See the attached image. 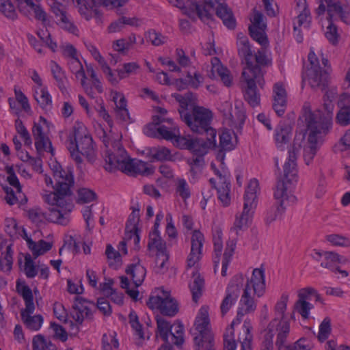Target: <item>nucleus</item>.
I'll return each mask as SVG.
<instances>
[{
    "label": "nucleus",
    "mask_w": 350,
    "mask_h": 350,
    "mask_svg": "<svg viewBox=\"0 0 350 350\" xmlns=\"http://www.w3.org/2000/svg\"><path fill=\"white\" fill-rule=\"evenodd\" d=\"M164 217L163 212L157 214L156 220L152 230L149 235L148 249L151 256H154L157 271L162 272L166 267L168 261V254L165 243L162 241L159 227Z\"/></svg>",
    "instance_id": "obj_16"
},
{
    "label": "nucleus",
    "mask_w": 350,
    "mask_h": 350,
    "mask_svg": "<svg viewBox=\"0 0 350 350\" xmlns=\"http://www.w3.org/2000/svg\"><path fill=\"white\" fill-rule=\"evenodd\" d=\"M77 3L79 12L87 20L98 15L103 8H115L125 5L128 0H72Z\"/></svg>",
    "instance_id": "obj_19"
},
{
    "label": "nucleus",
    "mask_w": 350,
    "mask_h": 350,
    "mask_svg": "<svg viewBox=\"0 0 350 350\" xmlns=\"http://www.w3.org/2000/svg\"><path fill=\"white\" fill-rule=\"evenodd\" d=\"M139 216V207L138 206H133L126 222L125 229L126 240L130 244H131L133 241L135 248L138 247V243L140 241L138 228Z\"/></svg>",
    "instance_id": "obj_32"
},
{
    "label": "nucleus",
    "mask_w": 350,
    "mask_h": 350,
    "mask_svg": "<svg viewBox=\"0 0 350 350\" xmlns=\"http://www.w3.org/2000/svg\"><path fill=\"white\" fill-rule=\"evenodd\" d=\"M178 62L180 68L169 58H159L161 64L165 66L169 71L173 74L169 77L164 72H158L156 75V80L161 84L174 85L178 90L186 88L188 85L193 88H198L202 83V78L198 75L195 68L188 67L189 59L185 57L183 51H176Z\"/></svg>",
    "instance_id": "obj_6"
},
{
    "label": "nucleus",
    "mask_w": 350,
    "mask_h": 350,
    "mask_svg": "<svg viewBox=\"0 0 350 350\" xmlns=\"http://www.w3.org/2000/svg\"><path fill=\"white\" fill-rule=\"evenodd\" d=\"M16 130L18 135L13 138V143L16 150L17 157L23 162H29L31 159V157L29 152L22 147V142L25 146L30 148L32 144V140L30 135L19 120L16 121Z\"/></svg>",
    "instance_id": "obj_25"
},
{
    "label": "nucleus",
    "mask_w": 350,
    "mask_h": 350,
    "mask_svg": "<svg viewBox=\"0 0 350 350\" xmlns=\"http://www.w3.org/2000/svg\"><path fill=\"white\" fill-rule=\"evenodd\" d=\"M18 8L24 14L34 16L40 20H45V13L40 7L38 3L41 0H16Z\"/></svg>",
    "instance_id": "obj_44"
},
{
    "label": "nucleus",
    "mask_w": 350,
    "mask_h": 350,
    "mask_svg": "<svg viewBox=\"0 0 350 350\" xmlns=\"http://www.w3.org/2000/svg\"><path fill=\"white\" fill-rule=\"evenodd\" d=\"M266 27L263 16L260 12L254 11L250 16L249 31L251 37L264 48L269 44L265 33Z\"/></svg>",
    "instance_id": "obj_28"
},
{
    "label": "nucleus",
    "mask_w": 350,
    "mask_h": 350,
    "mask_svg": "<svg viewBox=\"0 0 350 350\" xmlns=\"http://www.w3.org/2000/svg\"><path fill=\"white\" fill-rule=\"evenodd\" d=\"M109 265L114 269H118L122 265V259L120 254L111 245H108L105 250Z\"/></svg>",
    "instance_id": "obj_63"
},
{
    "label": "nucleus",
    "mask_w": 350,
    "mask_h": 350,
    "mask_svg": "<svg viewBox=\"0 0 350 350\" xmlns=\"http://www.w3.org/2000/svg\"><path fill=\"white\" fill-rule=\"evenodd\" d=\"M99 116L103 118L105 128L98 124L96 131L107 148L105 156V168L107 171L120 170L129 174H142L149 175L154 172V167L138 159H131L120 144L121 135L112 131L110 116L105 109L103 102L98 103L96 108Z\"/></svg>",
    "instance_id": "obj_4"
},
{
    "label": "nucleus",
    "mask_w": 350,
    "mask_h": 350,
    "mask_svg": "<svg viewBox=\"0 0 350 350\" xmlns=\"http://www.w3.org/2000/svg\"><path fill=\"white\" fill-rule=\"evenodd\" d=\"M16 289L18 293L23 297L25 302V307H27L30 311L35 310L32 291L25 282L18 280L16 282Z\"/></svg>",
    "instance_id": "obj_51"
},
{
    "label": "nucleus",
    "mask_w": 350,
    "mask_h": 350,
    "mask_svg": "<svg viewBox=\"0 0 350 350\" xmlns=\"http://www.w3.org/2000/svg\"><path fill=\"white\" fill-rule=\"evenodd\" d=\"M237 242L234 239L230 240L226 243L221 261V275L226 276L229 264L230 263L236 248Z\"/></svg>",
    "instance_id": "obj_52"
},
{
    "label": "nucleus",
    "mask_w": 350,
    "mask_h": 350,
    "mask_svg": "<svg viewBox=\"0 0 350 350\" xmlns=\"http://www.w3.org/2000/svg\"><path fill=\"white\" fill-rule=\"evenodd\" d=\"M90 304V303L81 297L76 298L72 312L75 324L72 322L70 323V334L76 335L79 332V325L89 316Z\"/></svg>",
    "instance_id": "obj_31"
},
{
    "label": "nucleus",
    "mask_w": 350,
    "mask_h": 350,
    "mask_svg": "<svg viewBox=\"0 0 350 350\" xmlns=\"http://www.w3.org/2000/svg\"><path fill=\"white\" fill-rule=\"evenodd\" d=\"M111 96L116 105L117 116L126 122H129V113L126 108V102L123 94L118 92H112Z\"/></svg>",
    "instance_id": "obj_48"
},
{
    "label": "nucleus",
    "mask_w": 350,
    "mask_h": 350,
    "mask_svg": "<svg viewBox=\"0 0 350 350\" xmlns=\"http://www.w3.org/2000/svg\"><path fill=\"white\" fill-rule=\"evenodd\" d=\"M172 6L181 10L184 14L192 19L199 18L203 23H208L211 18V14L209 10H206L203 13L197 2L193 0H167Z\"/></svg>",
    "instance_id": "obj_26"
},
{
    "label": "nucleus",
    "mask_w": 350,
    "mask_h": 350,
    "mask_svg": "<svg viewBox=\"0 0 350 350\" xmlns=\"http://www.w3.org/2000/svg\"><path fill=\"white\" fill-rule=\"evenodd\" d=\"M290 295L283 293L277 299L273 308V318L261 329L260 338L262 350L273 349V338L277 334L278 342L283 343L290 332V323L286 317Z\"/></svg>",
    "instance_id": "obj_7"
},
{
    "label": "nucleus",
    "mask_w": 350,
    "mask_h": 350,
    "mask_svg": "<svg viewBox=\"0 0 350 350\" xmlns=\"http://www.w3.org/2000/svg\"><path fill=\"white\" fill-rule=\"evenodd\" d=\"M204 241V236L200 232L195 230L193 232L191 239V251L187 258L186 275H190L192 271H198L199 262L202 256Z\"/></svg>",
    "instance_id": "obj_23"
},
{
    "label": "nucleus",
    "mask_w": 350,
    "mask_h": 350,
    "mask_svg": "<svg viewBox=\"0 0 350 350\" xmlns=\"http://www.w3.org/2000/svg\"><path fill=\"white\" fill-rule=\"evenodd\" d=\"M129 322L135 332V335L140 340L139 343H141L143 340L149 338V336L144 334L142 325L139 323L138 317L135 312H131L129 314Z\"/></svg>",
    "instance_id": "obj_62"
},
{
    "label": "nucleus",
    "mask_w": 350,
    "mask_h": 350,
    "mask_svg": "<svg viewBox=\"0 0 350 350\" xmlns=\"http://www.w3.org/2000/svg\"><path fill=\"white\" fill-rule=\"evenodd\" d=\"M265 291V271L262 268L254 269L247 282L244 291L253 294L254 296L260 298L264 295Z\"/></svg>",
    "instance_id": "obj_30"
},
{
    "label": "nucleus",
    "mask_w": 350,
    "mask_h": 350,
    "mask_svg": "<svg viewBox=\"0 0 350 350\" xmlns=\"http://www.w3.org/2000/svg\"><path fill=\"white\" fill-rule=\"evenodd\" d=\"M87 48L96 61H97L106 79L112 84H116L122 79H119L118 70L114 72L105 62L98 49L93 45L89 44Z\"/></svg>",
    "instance_id": "obj_42"
},
{
    "label": "nucleus",
    "mask_w": 350,
    "mask_h": 350,
    "mask_svg": "<svg viewBox=\"0 0 350 350\" xmlns=\"http://www.w3.org/2000/svg\"><path fill=\"white\" fill-rule=\"evenodd\" d=\"M148 157L153 161H176L180 159L178 152L172 154L171 151L163 146L152 147L147 152Z\"/></svg>",
    "instance_id": "obj_45"
},
{
    "label": "nucleus",
    "mask_w": 350,
    "mask_h": 350,
    "mask_svg": "<svg viewBox=\"0 0 350 350\" xmlns=\"http://www.w3.org/2000/svg\"><path fill=\"white\" fill-rule=\"evenodd\" d=\"M166 109L157 107L154 110L152 122L144 129V133L150 137L160 136L173 143L178 134L179 128L172 124V120L165 118Z\"/></svg>",
    "instance_id": "obj_9"
},
{
    "label": "nucleus",
    "mask_w": 350,
    "mask_h": 350,
    "mask_svg": "<svg viewBox=\"0 0 350 350\" xmlns=\"http://www.w3.org/2000/svg\"><path fill=\"white\" fill-rule=\"evenodd\" d=\"M157 337L161 338L167 343L180 345L184 342V327L179 321H175L172 325L163 317H157Z\"/></svg>",
    "instance_id": "obj_18"
},
{
    "label": "nucleus",
    "mask_w": 350,
    "mask_h": 350,
    "mask_svg": "<svg viewBox=\"0 0 350 350\" xmlns=\"http://www.w3.org/2000/svg\"><path fill=\"white\" fill-rule=\"evenodd\" d=\"M297 153L291 147L284 165V177L281 181L294 184L297 181Z\"/></svg>",
    "instance_id": "obj_40"
},
{
    "label": "nucleus",
    "mask_w": 350,
    "mask_h": 350,
    "mask_svg": "<svg viewBox=\"0 0 350 350\" xmlns=\"http://www.w3.org/2000/svg\"><path fill=\"white\" fill-rule=\"evenodd\" d=\"M206 72L210 78L216 79L219 77L226 85L231 83V77L229 71L223 66L218 58H213L211 64L206 66Z\"/></svg>",
    "instance_id": "obj_41"
},
{
    "label": "nucleus",
    "mask_w": 350,
    "mask_h": 350,
    "mask_svg": "<svg viewBox=\"0 0 350 350\" xmlns=\"http://www.w3.org/2000/svg\"><path fill=\"white\" fill-rule=\"evenodd\" d=\"M35 139V147L39 155L44 153H49L51 156H54L55 150L50 139L44 136L36 137Z\"/></svg>",
    "instance_id": "obj_56"
},
{
    "label": "nucleus",
    "mask_w": 350,
    "mask_h": 350,
    "mask_svg": "<svg viewBox=\"0 0 350 350\" xmlns=\"http://www.w3.org/2000/svg\"><path fill=\"white\" fill-rule=\"evenodd\" d=\"M4 230L12 238H23V231L25 230L18 226L16 220L12 217H7L4 221Z\"/></svg>",
    "instance_id": "obj_53"
},
{
    "label": "nucleus",
    "mask_w": 350,
    "mask_h": 350,
    "mask_svg": "<svg viewBox=\"0 0 350 350\" xmlns=\"http://www.w3.org/2000/svg\"><path fill=\"white\" fill-rule=\"evenodd\" d=\"M295 10L297 16L293 23L294 31H296L297 29H308L311 17L307 1L306 0H295Z\"/></svg>",
    "instance_id": "obj_37"
},
{
    "label": "nucleus",
    "mask_w": 350,
    "mask_h": 350,
    "mask_svg": "<svg viewBox=\"0 0 350 350\" xmlns=\"http://www.w3.org/2000/svg\"><path fill=\"white\" fill-rule=\"evenodd\" d=\"M219 139L221 150L217 153L216 159L220 167H223L225 159L224 151H231L235 149L238 144V138L233 131L224 128L219 131Z\"/></svg>",
    "instance_id": "obj_29"
},
{
    "label": "nucleus",
    "mask_w": 350,
    "mask_h": 350,
    "mask_svg": "<svg viewBox=\"0 0 350 350\" xmlns=\"http://www.w3.org/2000/svg\"><path fill=\"white\" fill-rule=\"evenodd\" d=\"M308 68L303 75V80L313 88L319 87L328 79L330 72L328 61L323 56L321 51L315 53L311 49L308 54Z\"/></svg>",
    "instance_id": "obj_10"
},
{
    "label": "nucleus",
    "mask_w": 350,
    "mask_h": 350,
    "mask_svg": "<svg viewBox=\"0 0 350 350\" xmlns=\"http://www.w3.org/2000/svg\"><path fill=\"white\" fill-rule=\"evenodd\" d=\"M172 96L179 103L178 111L181 119L191 130L199 133L205 132L207 135L206 140L199 139L190 135L182 136L179 131L172 144L176 148L187 149L199 155H204L215 148L217 133L210 126L213 118L211 111L198 106L197 97L193 94L189 93L184 96L175 94Z\"/></svg>",
    "instance_id": "obj_3"
},
{
    "label": "nucleus",
    "mask_w": 350,
    "mask_h": 350,
    "mask_svg": "<svg viewBox=\"0 0 350 350\" xmlns=\"http://www.w3.org/2000/svg\"><path fill=\"white\" fill-rule=\"evenodd\" d=\"M293 128L287 124L280 123L274 130L273 141L280 150H284L292 136Z\"/></svg>",
    "instance_id": "obj_43"
},
{
    "label": "nucleus",
    "mask_w": 350,
    "mask_h": 350,
    "mask_svg": "<svg viewBox=\"0 0 350 350\" xmlns=\"http://www.w3.org/2000/svg\"><path fill=\"white\" fill-rule=\"evenodd\" d=\"M252 323L248 319H245L239 334V340L241 344V350H252Z\"/></svg>",
    "instance_id": "obj_49"
},
{
    "label": "nucleus",
    "mask_w": 350,
    "mask_h": 350,
    "mask_svg": "<svg viewBox=\"0 0 350 350\" xmlns=\"http://www.w3.org/2000/svg\"><path fill=\"white\" fill-rule=\"evenodd\" d=\"M325 8V13L330 18H340L345 23H350V9L341 5L342 0H322Z\"/></svg>",
    "instance_id": "obj_34"
},
{
    "label": "nucleus",
    "mask_w": 350,
    "mask_h": 350,
    "mask_svg": "<svg viewBox=\"0 0 350 350\" xmlns=\"http://www.w3.org/2000/svg\"><path fill=\"white\" fill-rule=\"evenodd\" d=\"M146 304L154 312L168 317L175 316L179 310L178 303L170 289L164 286L152 289Z\"/></svg>",
    "instance_id": "obj_11"
},
{
    "label": "nucleus",
    "mask_w": 350,
    "mask_h": 350,
    "mask_svg": "<svg viewBox=\"0 0 350 350\" xmlns=\"http://www.w3.org/2000/svg\"><path fill=\"white\" fill-rule=\"evenodd\" d=\"M313 305L309 301H296L293 305V313H299L303 319H307L310 317V310Z\"/></svg>",
    "instance_id": "obj_64"
},
{
    "label": "nucleus",
    "mask_w": 350,
    "mask_h": 350,
    "mask_svg": "<svg viewBox=\"0 0 350 350\" xmlns=\"http://www.w3.org/2000/svg\"><path fill=\"white\" fill-rule=\"evenodd\" d=\"M69 66L77 79L81 81V85L88 95L94 97L102 92V84L90 65L85 64V71L82 63L77 58L72 57L69 61Z\"/></svg>",
    "instance_id": "obj_15"
},
{
    "label": "nucleus",
    "mask_w": 350,
    "mask_h": 350,
    "mask_svg": "<svg viewBox=\"0 0 350 350\" xmlns=\"http://www.w3.org/2000/svg\"><path fill=\"white\" fill-rule=\"evenodd\" d=\"M14 96L8 99L11 111L16 115L24 111L31 116L33 111L26 95L20 89L14 88Z\"/></svg>",
    "instance_id": "obj_38"
},
{
    "label": "nucleus",
    "mask_w": 350,
    "mask_h": 350,
    "mask_svg": "<svg viewBox=\"0 0 350 350\" xmlns=\"http://www.w3.org/2000/svg\"><path fill=\"white\" fill-rule=\"evenodd\" d=\"M254 213L243 209L241 213L235 217L232 230L239 234L248 228L252 221Z\"/></svg>",
    "instance_id": "obj_50"
},
{
    "label": "nucleus",
    "mask_w": 350,
    "mask_h": 350,
    "mask_svg": "<svg viewBox=\"0 0 350 350\" xmlns=\"http://www.w3.org/2000/svg\"><path fill=\"white\" fill-rule=\"evenodd\" d=\"M141 24V21L135 17H122L117 21L111 23L109 27L110 32L119 31L124 25L131 26H138Z\"/></svg>",
    "instance_id": "obj_57"
},
{
    "label": "nucleus",
    "mask_w": 350,
    "mask_h": 350,
    "mask_svg": "<svg viewBox=\"0 0 350 350\" xmlns=\"http://www.w3.org/2000/svg\"><path fill=\"white\" fill-rule=\"evenodd\" d=\"M66 145L72 158L77 162H81L83 157H85L90 161L94 159L93 141L83 124H75L69 134Z\"/></svg>",
    "instance_id": "obj_8"
},
{
    "label": "nucleus",
    "mask_w": 350,
    "mask_h": 350,
    "mask_svg": "<svg viewBox=\"0 0 350 350\" xmlns=\"http://www.w3.org/2000/svg\"><path fill=\"white\" fill-rule=\"evenodd\" d=\"M244 282L242 275H237L230 282L226 289V296L220 306L222 315H225L237 302Z\"/></svg>",
    "instance_id": "obj_27"
},
{
    "label": "nucleus",
    "mask_w": 350,
    "mask_h": 350,
    "mask_svg": "<svg viewBox=\"0 0 350 350\" xmlns=\"http://www.w3.org/2000/svg\"><path fill=\"white\" fill-rule=\"evenodd\" d=\"M237 46L239 57L243 66L242 83L244 96L248 103L256 107L260 103L258 88L264 85L263 75L258 65H254V55L252 53L248 38L243 33L237 36Z\"/></svg>",
    "instance_id": "obj_5"
},
{
    "label": "nucleus",
    "mask_w": 350,
    "mask_h": 350,
    "mask_svg": "<svg viewBox=\"0 0 350 350\" xmlns=\"http://www.w3.org/2000/svg\"><path fill=\"white\" fill-rule=\"evenodd\" d=\"M23 239L26 241L28 248L36 257L45 254L52 249L54 245V238L52 234L47 236L46 239L35 242L26 232L23 231Z\"/></svg>",
    "instance_id": "obj_33"
},
{
    "label": "nucleus",
    "mask_w": 350,
    "mask_h": 350,
    "mask_svg": "<svg viewBox=\"0 0 350 350\" xmlns=\"http://www.w3.org/2000/svg\"><path fill=\"white\" fill-rule=\"evenodd\" d=\"M253 294L243 291L240 299L237 317L233 319L230 325L226 328L224 336V349L236 350L237 343L234 336V327L239 325L244 315L254 312L257 304Z\"/></svg>",
    "instance_id": "obj_13"
},
{
    "label": "nucleus",
    "mask_w": 350,
    "mask_h": 350,
    "mask_svg": "<svg viewBox=\"0 0 350 350\" xmlns=\"http://www.w3.org/2000/svg\"><path fill=\"white\" fill-rule=\"evenodd\" d=\"M223 234L222 232L219 230H215L213 234V244H214V252L215 256L213 258V260L215 262V269L218 267V264L219 262V256L221 254L222 248H223Z\"/></svg>",
    "instance_id": "obj_61"
},
{
    "label": "nucleus",
    "mask_w": 350,
    "mask_h": 350,
    "mask_svg": "<svg viewBox=\"0 0 350 350\" xmlns=\"http://www.w3.org/2000/svg\"><path fill=\"white\" fill-rule=\"evenodd\" d=\"M49 165L52 176L45 175L46 188L42 193L44 202L49 205V213L46 215L40 209L35 208L29 211V217L36 224L45 220L66 224L74 208L69 197L74 184L73 176L71 172L63 170L55 161L51 160Z\"/></svg>",
    "instance_id": "obj_2"
},
{
    "label": "nucleus",
    "mask_w": 350,
    "mask_h": 350,
    "mask_svg": "<svg viewBox=\"0 0 350 350\" xmlns=\"http://www.w3.org/2000/svg\"><path fill=\"white\" fill-rule=\"evenodd\" d=\"M217 15L222 20L224 25L228 29H234L236 26V20L231 10L225 4L215 9Z\"/></svg>",
    "instance_id": "obj_54"
},
{
    "label": "nucleus",
    "mask_w": 350,
    "mask_h": 350,
    "mask_svg": "<svg viewBox=\"0 0 350 350\" xmlns=\"http://www.w3.org/2000/svg\"><path fill=\"white\" fill-rule=\"evenodd\" d=\"M80 243L81 241H79L78 239L72 235L67 234L64 237V244L59 249V253L60 255H62L64 250H68L73 253L79 252Z\"/></svg>",
    "instance_id": "obj_59"
},
{
    "label": "nucleus",
    "mask_w": 350,
    "mask_h": 350,
    "mask_svg": "<svg viewBox=\"0 0 350 350\" xmlns=\"http://www.w3.org/2000/svg\"><path fill=\"white\" fill-rule=\"evenodd\" d=\"M19 264L27 278H32L38 274V265H36L29 254H26L24 256L23 262L20 259Z\"/></svg>",
    "instance_id": "obj_55"
},
{
    "label": "nucleus",
    "mask_w": 350,
    "mask_h": 350,
    "mask_svg": "<svg viewBox=\"0 0 350 350\" xmlns=\"http://www.w3.org/2000/svg\"><path fill=\"white\" fill-rule=\"evenodd\" d=\"M219 111L225 117L227 123L234 127H240L245 122V113L241 101L234 103L225 102L218 107Z\"/></svg>",
    "instance_id": "obj_24"
},
{
    "label": "nucleus",
    "mask_w": 350,
    "mask_h": 350,
    "mask_svg": "<svg viewBox=\"0 0 350 350\" xmlns=\"http://www.w3.org/2000/svg\"><path fill=\"white\" fill-rule=\"evenodd\" d=\"M336 89H329L324 96V111L307 103L304 105L291 148L298 154L304 148V161L310 165L323 142V137L332 128L334 100Z\"/></svg>",
    "instance_id": "obj_1"
},
{
    "label": "nucleus",
    "mask_w": 350,
    "mask_h": 350,
    "mask_svg": "<svg viewBox=\"0 0 350 350\" xmlns=\"http://www.w3.org/2000/svg\"><path fill=\"white\" fill-rule=\"evenodd\" d=\"M321 265L331 270L338 279L344 280L350 277V260L337 253L323 252V260Z\"/></svg>",
    "instance_id": "obj_20"
},
{
    "label": "nucleus",
    "mask_w": 350,
    "mask_h": 350,
    "mask_svg": "<svg viewBox=\"0 0 350 350\" xmlns=\"http://www.w3.org/2000/svg\"><path fill=\"white\" fill-rule=\"evenodd\" d=\"M33 312L34 310L30 311L27 307H25L21 312V318L24 324L29 329L38 331L42 327L44 319L40 314L32 315Z\"/></svg>",
    "instance_id": "obj_46"
},
{
    "label": "nucleus",
    "mask_w": 350,
    "mask_h": 350,
    "mask_svg": "<svg viewBox=\"0 0 350 350\" xmlns=\"http://www.w3.org/2000/svg\"><path fill=\"white\" fill-rule=\"evenodd\" d=\"M279 181L276 185L273 193L275 207L268 213L267 216V221L269 223L280 220L286 210L297 201L293 191V185Z\"/></svg>",
    "instance_id": "obj_12"
},
{
    "label": "nucleus",
    "mask_w": 350,
    "mask_h": 350,
    "mask_svg": "<svg viewBox=\"0 0 350 350\" xmlns=\"http://www.w3.org/2000/svg\"><path fill=\"white\" fill-rule=\"evenodd\" d=\"M29 77L33 82L32 95L38 105L43 109H51L53 99L48 88L44 85L42 79L36 70L29 72Z\"/></svg>",
    "instance_id": "obj_22"
},
{
    "label": "nucleus",
    "mask_w": 350,
    "mask_h": 350,
    "mask_svg": "<svg viewBox=\"0 0 350 350\" xmlns=\"http://www.w3.org/2000/svg\"><path fill=\"white\" fill-rule=\"evenodd\" d=\"M126 274L132 280L135 286L132 287L128 278L121 276L120 286L122 288L126 291V294L134 301L139 299V291L138 287L140 286L146 278V270L145 267L139 262L129 265L126 269Z\"/></svg>",
    "instance_id": "obj_17"
},
{
    "label": "nucleus",
    "mask_w": 350,
    "mask_h": 350,
    "mask_svg": "<svg viewBox=\"0 0 350 350\" xmlns=\"http://www.w3.org/2000/svg\"><path fill=\"white\" fill-rule=\"evenodd\" d=\"M324 33L325 38L331 44L336 46L339 44L341 38L340 31L334 23L331 22L328 23V25L325 29Z\"/></svg>",
    "instance_id": "obj_58"
},
{
    "label": "nucleus",
    "mask_w": 350,
    "mask_h": 350,
    "mask_svg": "<svg viewBox=\"0 0 350 350\" xmlns=\"http://www.w3.org/2000/svg\"><path fill=\"white\" fill-rule=\"evenodd\" d=\"M195 347L196 350H214L211 332L209 307L202 306L198 310L194 322Z\"/></svg>",
    "instance_id": "obj_14"
},
{
    "label": "nucleus",
    "mask_w": 350,
    "mask_h": 350,
    "mask_svg": "<svg viewBox=\"0 0 350 350\" xmlns=\"http://www.w3.org/2000/svg\"><path fill=\"white\" fill-rule=\"evenodd\" d=\"M12 266V250L10 245H8L5 252L0 256V271L9 272Z\"/></svg>",
    "instance_id": "obj_60"
},
{
    "label": "nucleus",
    "mask_w": 350,
    "mask_h": 350,
    "mask_svg": "<svg viewBox=\"0 0 350 350\" xmlns=\"http://www.w3.org/2000/svg\"><path fill=\"white\" fill-rule=\"evenodd\" d=\"M273 108L278 116L284 115L287 106V94L284 83H278L273 87Z\"/></svg>",
    "instance_id": "obj_39"
},
{
    "label": "nucleus",
    "mask_w": 350,
    "mask_h": 350,
    "mask_svg": "<svg viewBox=\"0 0 350 350\" xmlns=\"http://www.w3.org/2000/svg\"><path fill=\"white\" fill-rule=\"evenodd\" d=\"M190 278L189 281V288L192 294L193 299L197 301L202 296L204 289V280L199 273V271L190 272V275H187Z\"/></svg>",
    "instance_id": "obj_47"
},
{
    "label": "nucleus",
    "mask_w": 350,
    "mask_h": 350,
    "mask_svg": "<svg viewBox=\"0 0 350 350\" xmlns=\"http://www.w3.org/2000/svg\"><path fill=\"white\" fill-rule=\"evenodd\" d=\"M259 184L254 178L249 181L243 197V210L254 214L258 203Z\"/></svg>",
    "instance_id": "obj_35"
},
{
    "label": "nucleus",
    "mask_w": 350,
    "mask_h": 350,
    "mask_svg": "<svg viewBox=\"0 0 350 350\" xmlns=\"http://www.w3.org/2000/svg\"><path fill=\"white\" fill-rule=\"evenodd\" d=\"M64 1V0H49V4L56 15L57 21L60 27L72 33H75L77 31L76 27L70 21L65 14Z\"/></svg>",
    "instance_id": "obj_36"
},
{
    "label": "nucleus",
    "mask_w": 350,
    "mask_h": 350,
    "mask_svg": "<svg viewBox=\"0 0 350 350\" xmlns=\"http://www.w3.org/2000/svg\"><path fill=\"white\" fill-rule=\"evenodd\" d=\"M215 165L214 163L211 164V167L217 177L214 179H211L210 181L217 190V198L219 203L223 206H228L232 200L230 182L224 170V167H221V171H219L215 169Z\"/></svg>",
    "instance_id": "obj_21"
}]
</instances>
